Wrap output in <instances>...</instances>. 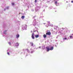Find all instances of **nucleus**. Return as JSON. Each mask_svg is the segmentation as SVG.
I'll return each instance as SVG.
<instances>
[{"mask_svg":"<svg viewBox=\"0 0 73 73\" xmlns=\"http://www.w3.org/2000/svg\"><path fill=\"white\" fill-rule=\"evenodd\" d=\"M37 17H36V16H35V17H33V19H34V20L33 21V26H35L37 25V22H36V19H37Z\"/></svg>","mask_w":73,"mask_h":73,"instance_id":"nucleus-1","label":"nucleus"},{"mask_svg":"<svg viewBox=\"0 0 73 73\" xmlns=\"http://www.w3.org/2000/svg\"><path fill=\"white\" fill-rule=\"evenodd\" d=\"M46 48V51L47 52H49V50H53L54 49V47L51 46L47 47Z\"/></svg>","mask_w":73,"mask_h":73,"instance_id":"nucleus-2","label":"nucleus"},{"mask_svg":"<svg viewBox=\"0 0 73 73\" xmlns=\"http://www.w3.org/2000/svg\"><path fill=\"white\" fill-rule=\"evenodd\" d=\"M27 25H23L22 26V31L25 30H27Z\"/></svg>","mask_w":73,"mask_h":73,"instance_id":"nucleus-3","label":"nucleus"},{"mask_svg":"<svg viewBox=\"0 0 73 73\" xmlns=\"http://www.w3.org/2000/svg\"><path fill=\"white\" fill-rule=\"evenodd\" d=\"M40 7L38 6H37L36 7L35 9L36 12H37V11H39L40 9Z\"/></svg>","mask_w":73,"mask_h":73,"instance_id":"nucleus-4","label":"nucleus"},{"mask_svg":"<svg viewBox=\"0 0 73 73\" xmlns=\"http://www.w3.org/2000/svg\"><path fill=\"white\" fill-rule=\"evenodd\" d=\"M63 41H65V40H68L69 38H67V37H66V36H65V37L64 38H63Z\"/></svg>","mask_w":73,"mask_h":73,"instance_id":"nucleus-5","label":"nucleus"},{"mask_svg":"<svg viewBox=\"0 0 73 73\" xmlns=\"http://www.w3.org/2000/svg\"><path fill=\"white\" fill-rule=\"evenodd\" d=\"M48 26H51V27H52L53 26L52 24H50V21H48Z\"/></svg>","mask_w":73,"mask_h":73,"instance_id":"nucleus-6","label":"nucleus"},{"mask_svg":"<svg viewBox=\"0 0 73 73\" xmlns=\"http://www.w3.org/2000/svg\"><path fill=\"white\" fill-rule=\"evenodd\" d=\"M34 35H35L34 33L32 34L31 37L33 39H35V37H34Z\"/></svg>","mask_w":73,"mask_h":73,"instance_id":"nucleus-7","label":"nucleus"},{"mask_svg":"<svg viewBox=\"0 0 73 73\" xmlns=\"http://www.w3.org/2000/svg\"><path fill=\"white\" fill-rule=\"evenodd\" d=\"M55 4L56 6H58V5H59V3H57V1H56L55 3Z\"/></svg>","mask_w":73,"mask_h":73,"instance_id":"nucleus-8","label":"nucleus"},{"mask_svg":"<svg viewBox=\"0 0 73 73\" xmlns=\"http://www.w3.org/2000/svg\"><path fill=\"white\" fill-rule=\"evenodd\" d=\"M46 35H49V36H50V35H51V33L50 32H47L46 33Z\"/></svg>","mask_w":73,"mask_h":73,"instance_id":"nucleus-9","label":"nucleus"},{"mask_svg":"<svg viewBox=\"0 0 73 73\" xmlns=\"http://www.w3.org/2000/svg\"><path fill=\"white\" fill-rule=\"evenodd\" d=\"M58 33H61V35H65V33L64 32V33H61L60 31H59V32H58Z\"/></svg>","mask_w":73,"mask_h":73,"instance_id":"nucleus-10","label":"nucleus"},{"mask_svg":"<svg viewBox=\"0 0 73 73\" xmlns=\"http://www.w3.org/2000/svg\"><path fill=\"white\" fill-rule=\"evenodd\" d=\"M30 44L31 46H33V45H34V44H33V42H30Z\"/></svg>","mask_w":73,"mask_h":73,"instance_id":"nucleus-11","label":"nucleus"},{"mask_svg":"<svg viewBox=\"0 0 73 73\" xmlns=\"http://www.w3.org/2000/svg\"><path fill=\"white\" fill-rule=\"evenodd\" d=\"M42 49L44 50L45 49V46H42Z\"/></svg>","mask_w":73,"mask_h":73,"instance_id":"nucleus-12","label":"nucleus"},{"mask_svg":"<svg viewBox=\"0 0 73 73\" xmlns=\"http://www.w3.org/2000/svg\"><path fill=\"white\" fill-rule=\"evenodd\" d=\"M21 18L22 19H24L25 18V16H22Z\"/></svg>","mask_w":73,"mask_h":73,"instance_id":"nucleus-13","label":"nucleus"},{"mask_svg":"<svg viewBox=\"0 0 73 73\" xmlns=\"http://www.w3.org/2000/svg\"><path fill=\"white\" fill-rule=\"evenodd\" d=\"M38 37H39V35H35V37L36 38H38Z\"/></svg>","mask_w":73,"mask_h":73,"instance_id":"nucleus-14","label":"nucleus"},{"mask_svg":"<svg viewBox=\"0 0 73 73\" xmlns=\"http://www.w3.org/2000/svg\"><path fill=\"white\" fill-rule=\"evenodd\" d=\"M43 37L44 38H46V35H43Z\"/></svg>","mask_w":73,"mask_h":73,"instance_id":"nucleus-15","label":"nucleus"},{"mask_svg":"<svg viewBox=\"0 0 73 73\" xmlns=\"http://www.w3.org/2000/svg\"><path fill=\"white\" fill-rule=\"evenodd\" d=\"M27 52H28V53H29V50H28V49H27Z\"/></svg>","mask_w":73,"mask_h":73,"instance_id":"nucleus-16","label":"nucleus"},{"mask_svg":"<svg viewBox=\"0 0 73 73\" xmlns=\"http://www.w3.org/2000/svg\"><path fill=\"white\" fill-rule=\"evenodd\" d=\"M23 51H24V54H25V52L26 51V50L24 49H23Z\"/></svg>","mask_w":73,"mask_h":73,"instance_id":"nucleus-17","label":"nucleus"},{"mask_svg":"<svg viewBox=\"0 0 73 73\" xmlns=\"http://www.w3.org/2000/svg\"><path fill=\"white\" fill-rule=\"evenodd\" d=\"M22 15H25V12H23V13H22Z\"/></svg>","mask_w":73,"mask_h":73,"instance_id":"nucleus-18","label":"nucleus"},{"mask_svg":"<svg viewBox=\"0 0 73 73\" xmlns=\"http://www.w3.org/2000/svg\"><path fill=\"white\" fill-rule=\"evenodd\" d=\"M35 52V50H33V51H31V53H33V52Z\"/></svg>","mask_w":73,"mask_h":73,"instance_id":"nucleus-19","label":"nucleus"},{"mask_svg":"<svg viewBox=\"0 0 73 73\" xmlns=\"http://www.w3.org/2000/svg\"><path fill=\"white\" fill-rule=\"evenodd\" d=\"M11 4L12 5H15V3H12Z\"/></svg>","mask_w":73,"mask_h":73,"instance_id":"nucleus-20","label":"nucleus"},{"mask_svg":"<svg viewBox=\"0 0 73 73\" xmlns=\"http://www.w3.org/2000/svg\"><path fill=\"white\" fill-rule=\"evenodd\" d=\"M36 31H37V32L38 33V31H37V30H36L35 31V30L34 31V32H36Z\"/></svg>","mask_w":73,"mask_h":73,"instance_id":"nucleus-21","label":"nucleus"},{"mask_svg":"<svg viewBox=\"0 0 73 73\" xmlns=\"http://www.w3.org/2000/svg\"><path fill=\"white\" fill-rule=\"evenodd\" d=\"M70 38H72V36H70Z\"/></svg>","mask_w":73,"mask_h":73,"instance_id":"nucleus-22","label":"nucleus"},{"mask_svg":"<svg viewBox=\"0 0 73 73\" xmlns=\"http://www.w3.org/2000/svg\"><path fill=\"white\" fill-rule=\"evenodd\" d=\"M19 37V34H18V35H17V38H18Z\"/></svg>","mask_w":73,"mask_h":73,"instance_id":"nucleus-23","label":"nucleus"},{"mask_svg":"<svg viewBox=\"0 0 73 73\" xmlns=\"http://www.w3.org/2000/svg\"><path fill=\"white\" fill-rule=\"evenodd\" d=\"M52 9V7H49V9Z\"/></svg>","mask_w":73,"mask_h":73,"instance_id":"nucleus-24","label":"nucleus"},{"mask_svg":"<svg viewBox=\"0 0 73 73\" xmlns=\"http://www.w3.org/2000/svg\"><path fill=\"white\" fill-rule=\"evenodd\" d=\"M19 25H20L21 24V22L19 21Z\"/></svg>","mask_w":73,"mask_h":73,"instance_id":"nucleus-25","label":"nucleus"},{"mask_svg":"<svg viewBox=\"0 0 73 73\" xmlns=\"http://www.w3.org/2000/svg\"><path fill=\"white\" fill-rule=\"evenodd\" d=\"M35 2L36 3H37V0H35Z\"/></svg>","mask_w":73,"mask_h":73,"instance_id":"nucleus-26","label":"nucleus"},{"mask_svg":"<svg viewBox=\"0 0 73 73\" xmlns=\"http://www.w3.org/2000/svg\"><path fill=\"white\" fill-rule=\"evenodd\" d=\"M7 54H9V53L8 52H7Z\"/></svg>","mask_w":73,"mask_h":73,"instance_id":"nucleus-27","label":"nucleus"},{"mask_svg":"<svg viewBox=\"0 0 73 73\" xmlns=\"http://www.w3.org/2000/svg\"><path fill=\"white\" fill-rule=\"evenodd\" d=\"M54 9H57V8H56V7L54 8Z\"/></svg>","mask_w":73,"mask_h":73,"instance_id":"nucleus-28","label":"nucleus"},{"mask_svg":"<svg viewBox=\"0 0 73 73\" xmlns=\"http://www.w3.org/2000/svg\"><path fill=\"white\" fill-rule=\"evenodd\" d=\"M31 11H32L33 12V11H34V10L33 9H32Z\"/></svg>","mask_w":73,"mask_h":73,"instance_id":"nucleus-29","label":"nucleus"},{"mask_svg":"<svg viewBox=\"0 0 73 73\" xmlns=\"http://www.w3.org/2000/svg\"><path fill=\"white\" fill-rule=\"evenodd\" d=\"M62 29H65V28H62Z\"/></svg>","mask_w":73,"mask_h":73,"instance_id":"nucleus-30","label":"nucleus"},{"mask_svg":"<svg viewBox=\"0 0 73 73\" xmlns=\"http://www.w3.org/2000/svg\"><path fill=\"white\" fill-rule=\"evenodd\" d=\"M71 2L72 3H73V1H71Z\"/></svg>","mask_w":73,"mask_h":73,"instance_id":"nucleus-31","label":"nucleus"},{"mask_svg":"<svg viewBox=\"0 0 73 73\" xmlns=\"http://www.w3.org/2000/svg\"><path fill=\"white\" fill-rule=\"evenodd\" d=\"M58 36H59V35L58 36H57V37H56V38H58Z\"/></svg>","mask_w":73,"mask_h":73,"instance_id":"nucleus-32","label":"nucleus"},{"mask_svg":"<svg viewBox=\"0 0 73 73\" xmlns=\"http://www.w3.org/2000/svg\"><path fill=\"white\" fill-rule=\"evenodd\" d=\"M29 42H30L29 41H28V42H27V43H29Z\"/></svg>","mask_w":73,"mask_h":73,"instance_id":"nucleus-33","label":"nucleus"},{"mask_svg":"<svg viewBox=\"0 0 73 73\" xmlns=\"http://www.w3.org/2000/svg\"><path fill=\"white\" fill-rule=\"evenodd\" d=\"M39 48L40 49H41V46H39Z\"/></svg>","mask_w":73,"mask_h":73,"instance_id":"nucleus-34","label":"nucleus"},{"mask_svg":"<svg viewBox=\"0 0 73 73\" xmlns=\"http://www.w3.org/2000/svg\"><path fill=\"white\" fill-rule=\"evenodd\" d=\"M55 46H56V47H57V46L56 45H55Z\"/></svg>","mask_w":73,"mask_h":73,"instance_id":"nucleus-35","label":"nucleus"},{"mask_svg":"<svg viewBox=\"0 0 73 73\" xmlns=\"http://www.w3.org/2000/svg\"><path fill=\"white\" fill-rule=\"evenodd\" d=\"M46 7H48V6L47 5H46Z\"/></svg>","mask_w":73,"mask_h":73,"instance_id":"nucleus-36","label":"nucleus"},{"mask_svg":"<svg viewBox=\"0 0 73 73\" xmlns=\"http://www.w3.org/2000/svg\"><path fill=\"white\" fill-rule=\"evenodd\" d=\"M55 34H56H56H57V32H56Z\"/></svg>","mask_w":73,"mask_h":73,"instance_id":"nucleus-37","label":"nucleus"},{"mask_svg":"<svg viewBox=\"0 0 73 73\" xmlns=\"http://www.w3.org/2000/svg\"><path fill=\"white\" fill-rule=\"evenodd\" d=\"M6 10V9H4V11H5Z\"/></svg>","mask_w":73,"mask_h":73,"instance_id":"nucleus-38","label":"nucleus"},{"mask_svg":"<svg viewBox=\"0 0 73 73\" xmlns=\"http://www.w3.org/2000/svg\"><path fill=\"white\" fill-rule=\"evenodd\" d=\"M42 17H40V18H42Z\"/></svg>","mask_w":73,"mask_h":73,"instance_id":"nucleus-39","label":"nucleus"},{"mask_svg":"<svg viewBox=\"0 0 73 73\" xmlns=\"http://www.w3.org/2000/svg\"><path fill=\"white\" fill-rule=\"evenodd\" d=\"M7 9H8V7H7Z\"/></svg>","mask_w":73,"mask_h":73,"instance_id":"nucleus-40","label":"nucleus"},{"mask_svg":"<svg viewBox=\"0 0 73 73\" xmlns=\"http://www.w3.org/2000/svg\"><path fill=\"white\" fill-rule=\"evenodd\" d=\"M9 44H11V43H10V42H9Z\"/></svg>","mask_w":73,"mask_h":73,"instance_id":"nucleus-41","label":"nucleus"},{"mask_svg":"<svg viewBox=\"0 0 73 73\" xmlns=\"http://www.w3.org/2000/svg\"><path fill=\"white\" fill-rule=\"evenodd\" d=\"M54 29H56H56H57L56 28H54Z\"/></svg>","mask_w":73,"mask_h":73,"instance_id":"nucleus-42","label":"nucleus"},{"mask_svg":"<svg viewBox=\"0 0 73 73\" xmlns=\"http://www.w3.org/2000/svg\"><path fill=\"white\" fill-rule=\"evenodd\" d=\"M28 56V54H27V55L26 56Z\"/></svg>","mask_w":73,"mask_h":73,"instance_id":"nucleus-43","label":"nucleus"},{"mask_svg":"<svg viewBox=\"0 0 73 73\" xmlns=\"http://www.w3.org/2000/svg\"><path fill=\"white\" fill-rule=\"evenodd\" d=\"M61 42H63L62 41H61Z\"/></svg>","mask_w":73,"mask_h":73,"instance_id":"nucleus-44","label":"nucleus"},{"mask_svg":"<svg viewBox=\"0 0 73 73\" xmlns=\"http://www.w3.org/2000/svg\"><path fill=\"white\" fill-rule=\"evenodd\" d=\"M31 32L32 33V31H31Z\"/></svg>","mask_w":73,"mask_h":73,"instance_id":"nucleus-45","label":"nucleus"},{"mask_svg":"<svg viewBox=\"0 0 73 73\" xmlns=\"http://www.w3.org/2000/svg\"><path fill=\"white\" fill-rule=\"evenodd\" d=\"M19 36H20V35H19Z\"/></svg>","mask_w":73,"mask_h":73,"instance_id":"nucleus-46","label":"nucleus"},{"mask_svg":"<svg viewBox=\"0 0 73 73\" xmlns=\"http://www.w3.org/2000/svg\"><path fill=\"white\" fill-rule=\"evenodd\" d=\"M38 49V48H36V49Z\"/></svg>","mask_w":73,"mask_h":73,"instance_id":"nucleus-47","label":"nucleus"},{"mask_svg":"<svg viewBox=\"0 0 73 73\" xmlns=\"http://www.w3.org/2000/svg\"><path fill=\"white\" fill-rule=\"evenodd\" d=\"M44 11H45V10H44L43 11V12H44Z\"/></svg>","mask_w":73,"mask_h":73,"instance_id":"nucleus-48","label":"nucleus"},{"mask_svg":"<svg viewBox=\"0 0 73 73\" xmlns=\"http://www.w3.org/2000/svg\"><path fill=\"white\" fill-rule=\"evenodd\" d=\"M72 35H73V34H72Z\"/></svg>","mask_w":73,"mask_h":73,"instance_id":"nucleus-49","label":"nucleus"},{"mask_svg":"<svg viewBox=\"0 0 73 73\" xmlns=\"http://www.w3.org/2000/svg\"><path fill=\"white\" fill-rule=\"evenodd\" d=\"M61 31V32H62V30Z\"/></svg>","mask_w":73,"mask_h":73,"instance_id":"nucleus-50","label":"nucleus"},{"mask_svg":"<svg viewBox=\"0 0 73 73\" xmlns=\"http://www.w3.org/2000/svg\"><path fill=\"white\" fill-rule=\"evenodd\" d=\"M66 3H68V1H67L66 2Z\"/></svg>","mask_w":73,"mask_h":73,"instance_id":"nucleus-51","label":"nucleus"},{"mask_svg":"<svg viewBox=\"0 0 73 73\" xmlns=\"http://www.w3.org/2000/svg\"><path fill=\"white\" fill-rule=\"evenodd\" d=\"M57 44H58V43H56Z\"/></svg>","mask_w":73,"mask_h":73,"instance_id":"nucleus-52","label":"nucleus"},{"mask_svg":"<svg viewBox=\"0 0 73 73\" xmlns=\"http://www.w3.org/2000/svg\"><path fill=\"white\" fill-rule=\"evenodd\" d=\"M5 32H7V31H5Z\"/></svg>","mask_w":73,"mask_h":73,"instance_id":"nucleus-53","label":"nucleus"},{"mask_svg":"<svg viewBox=\"0 0 73 73\" xmlns=\"http://www.w3.org/2000/svg\"><path fill=\"white\" fill-rule=\"evenodd\" d=\"M23 53V52H21V53Z\"/></svg>","mask_w":73,"mask_h":73,"instance_id":"nucleus-54","label":"nucleus"},{"mask_svg":"<svg viewBox=\"0 0 73 73\" xmlns=\"http://www.w3.org/2000/svg\"><path fill=\"white\" fill-rule=\"evenodd\" d=\"M35 28H36V27H35Z\"/></svg>","mask_w":73,"mask_h":73,"instance_id":"nucleus-55","label":"nucleus"},{"mask_svg":"<svg viewBox=\"0 0 73 73\" xmlns=\"http://www.w3.org/2000/svg\"><path fill=\"white\" fill-rule=\"evenodd\" d=\"M55 12H56V11Z\"/></svg>","mask_w":73,"mask_h":73,"instance_id":"nucleus-56","label":"nucleus"},{"mask_svg":"<svg viewBox=\"0 0 73 73\" xmlns=\"http://www.w3.org/2000/svg\"><path fill=\"white\" fill-rule=\"evenodd\" d=\"M44 24H45V23H44Z\"/></svg>","mask_w":73,"mask_h":73,"instance_id":"nucleus-57","label":"nucleus"},{"mask_svg":"<svg viewBox=\"0 0 73 73\" xmlns=\"http://www.w3.org/2000/svg\"><path fill=\"white\" fill-rule=\"evenodd\" d=\"M19 14H20V13H19Z\"/></svg>","mask_w":73,"mask_h":73,"instance_id":"nucleus-58","label":"nucleus"},{"mask_svg":"<svg viewBox=\"0 0 73 73\" xmlns=\"http://www.w3.org/2000/svg\"><path fill=\"white\" fill-rule=\"evenodd\" d=\"M68 38H69L68 37Z\"/></svg>","mask_w":73,"mask_h":73,"instance_id":"nucleus-59","label":"nucleus"},{"mask_svg":"<svg viewBox=\"0 0 73 73\" xmlns=\"http://www.w3.org/2000/svg\"><path fill=\"white\" fill-rule=\"evenodd\" d=\"M31 50H32V49H31Z\"/></svg>","mask_w":73,"mask_h":73,"instance_id":"nucleus-60","label":"nucleus"},{"mask_svg":"<svg viewBox=\"0 0 73 73\" xmlns=\"http://www.w3.org/2000/svg\"><path fill=\"white\" fill-rule=\"evenodd\" d=\"M73 38V37L72 38Z\"/></svg>","mask_w":73,"mask_h":73,"instance_id":"nucleus-61","label":"nucleus"}]
</instances>
